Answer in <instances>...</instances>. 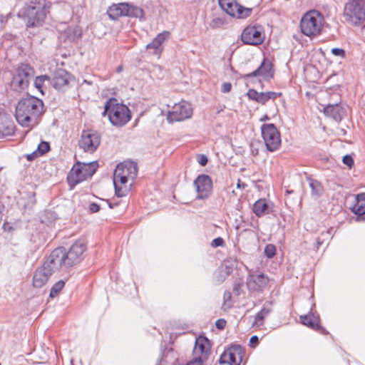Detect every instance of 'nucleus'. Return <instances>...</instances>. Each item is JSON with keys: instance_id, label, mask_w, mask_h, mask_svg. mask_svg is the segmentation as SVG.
Returning <instances> with one entry per match:
<instances>
[{"instance_id": "obj_25", "label": "nucleus", "mask_w": 365, "mask_h": 365, "mask_svg": "<svg viewBox=\"0 0 365 365\" xmlns=\"http://www.w3.org/2000/svg\"><path fill=\"white\" fill-rule=\"evenodd\" d=\"M301 323L310 329L314 330H319L322 328L320 326V318L318 314L314 313L312 311L305 315L299 317Z\"/></svg>"}, {"instance_id": "obj_41", "label": "nucleus", "mask_w": 365, "mask_h": 365, "mask_svg": "<svg viewBox=\"0 0 365 365\" xmlns=\"http://www.w3.org/2000/svg\"><path fill=\"white\" fill-rule=\"evenodd\" d=\"M259 93L255 89H250L247 93L248 98L253 101H257Z\"/></svg>"}, {"instance_id": "obj_15", "label": "nucleus", "mask_w": 365, "mask_h": 365, "mask_svg": "<svg viewBox=\"0 0 365 365\" xmlns=\"http://www.w3.org/2000/svg\"><path fill=\"white\" fill-rule=\"evenodd\" d=\"M241 39L245 44L260 45L264 40L263 29L259 26H247L242 33Z\"/></svg>"}, {"instance_id": "obj_36", "label": "nucleus", "mask_w": 365, "mask_h": 365, "mask_svg": "<svg viewBox=\"0 0 365 365\" xmlns=\"http://www.w3.org/2000/svg\"><path fill=\"white\" fill-rule=\"evenodd\" d=\"M65 282L63 280H60L57 282L56 284H54L53 286L51 287L50 292V297L52 298L55 297L63 288Z\"/></svg>"}, {"instance_id": "obj_4", "label": "nucleus", "mask_w": 365, "mask_h": 365, "mask_svg": "<svg viewBox=\"0 0 365 365\" xmlns=\"http://www.w3.org/2000/svg\"><path fill=\"white\" fill-rule=\"evenodd\" d=\"M324 19L318 11L313 9L306 12L299 23L301 32L306 36L314 38L319 36L324 26Z\"/></svg>"}, {"instance_id": "obj_54", "label": "nucleus", "mask_w": 365, "mask_h": 365, "mask_svg": "<svg viewBox=\"0 0 365 365\" xmlns=\"http://www.w3.org/2000/svg\"><path fill=\"white\" fill-rule=\"evenodd\" d=\"M327 236V240L331 237V232L329 230H327L326 232H322V236Z\"/></svg>"}, {"instance_id": "obj_50", "label": "nucleus", "mask_w": 365, "mask_h": 365, "mask_svg": "<svg viewBox=\"0 0 365 365\" xmlns=\"http://www.w3.org/2000/svg\"><path fill=\"white\" fill-rule=\"evenodd\" d=\"M198 163L202 166H205L207 163V158L204 155H200L198 159Z\"/></svg>"}, {"instance_id": "obj_58", "label": "nucleus", "mask_w": 365, "mask_h": 365, "mask_svg": "<svg viewBox=\"0 0 365 365\" xmlns=\"http://www.w3.org/2000/svg\"><path fill=\"white\" fill-rule=\"evenodd\" d=\"M155 365H161V364H160V361H158V362L155 364Z\"/></svg>"}, {"instance_id": "obj_19", "label": "nucleus", "mask_w": 365, "mask_h": 365, "mask_svg": "<svg viewBox=\"0 0 365 365\" xmlns=\"http://www.w3.org/2000/svg\"><path fill=\"white\" fill-rule=\"evenodd\" d=\"M114 173L118 175L125 176V178L130 179V185H131L137 176V165L133 162H125L120 163L116 166Z\"/></svg>"}, {"instance_id": "obj_37", "label": "nucleus", "mask_w": 365, "mask_h": 365, "mask_svg": "<svg viewBox=\"0 0 365 365\" xmlns=\"http://www.w3.org/2000/svg\"><path fill=\"white\" fill-rule=\"evenodd\" d=\"M49 148L50 145L48 143L43 141L38 145L37 150L34 152V154H38L39 155H43L49 150Z\"/></svg>"}, {"instance_id": "obj_31", "label": "nucleus", "mask_w": 365, "mask_h": 365, "mask_svg": "<svg viewBox=\"0 0 365 365\" xmlns=\"http://www.w3.org/2000/svg\"><path fill=\"white\" fill-rule=\"evenodd\" d=\"M268 210V205L265 199H259L253 205V212L258 216L264 215Z\"/></svg>"}, {"instance_id": "obj_11", "label": "nucleus", "mask_w": 365, "mask_h": 365, "mask_svg": "<svg viewBox=\"0 0 365 365\" xmlns=\"http://www.w3.org/2000/svg\"><path fill=\"white\" fill-rule=\"evenodd\" d=\"M221 9L232 17L241 19L249 17L252 11V8L245 7L236 0H218Z\"/></svg>"}, {"instance_id": "obj_26", "label": "nucleus", "mask_w": 365, "mask_h": 365, "mask_svg": "<svg viewBox=\"0 0 365 365\" xmlns=\"http://www.w3.org/2000/svg\"><path fill=\"white\" fill-rule=\"evenodd\" d=\"M86 165L81 166L80 165L73 168L68 176L69 182L75 185L83 181L87 175L86 173Z\"/></svg>"}, {"instance_id": "obj_3", "label": "nucleus", "mask_w": 365, "mask_h": 365, "mask_svg": "<svg viewBox=\"0 0 365 365\" xmlns=\"http://www.w3.org/2000/svg\"><path fill=\"white\" fill-rule=\"evenodd\" d=\"M46 15L45 0H30L19 12L27 27H38L42 25Z\"/></svg>"}, {"instance_id": "obj_34", "label": "nucleus", "mask_w": 365, "mask_h": 365, "mask_svg": "<svg viewBox=\"0 0 365 365\" xmlns=\"http://www.w3.org/2000/svg\"><path fill=\"white\" fill-rule=\"evenodd\" d=\"M50 81L51 78L48 76L41 75L36 78L34 81V86L38 90H39L43 93L42 88L43 87L44 83L46 81L50 82Z\"/></svg>"}, {"instance_id": "obj_9", "label": "nucleus", "mask_w": 365, "mask_h": 365, "mask_svg": "<svg viewBox=\"0 0 365 365\" xmlns=\"http://www.w3.org/2000/svg\"><path fill=\"white\" fill-rule=\"evenodd\" d=\"M60 267L56 264V260L51 258V255L48 257L43 264L36 269L33 277V284L35 287H42L48 281L51 274L58 270Z\"/></svg>"}, {"instance_id": "obj_52", "label": "nucleus", "mask_w": 365, "mask_h": 365, "mask_svg": "<svg viewBox=\"0 0 365 365\" xmlns=\"http://www.w3.org/2000/svg\"><path fill=\"white\" fill-rule=\"evenodd\" d=\"M324 239L321 240L320 237L317 239L316 248L318 250L319 247L324 243Z\"/></svg>"}, {"instance_id": "obj_22", "label": "nucleus", "mask_w": 365, "mask_h": 365, "mask_svg": "<svg viewBox=\"0 0 365 365\" xmlns=\"http://www.w3.org/2000/svg\"><path fill=\"white\" fill-rule=\"evenodd\" d=\"M82 35L81 29L79 26H68L59 34V39L65 43H71L78 40Z\"/></svg>"}, {"instance_id": "obj_5", "label": "nucleus", "mask_w": 365, "mask_h": 365, "mask_svg": "<svg viewBox=\"0 0 365 365\" xmlns=\"http://www.w3.org/2000/svg\"><path fill=\"white\" fill-rule=\"evenodd\" d=\"M103 115H107L110 123L116 127L125 125L131 118L130 111L126 106L117 103L112 99L106 103Z\"/></svg>"}, {"instance_id": "obj_57", "label": "nucleus", "mask_w": 365, "mask_h": 365, "mask_svg": "<svg viewBox=\"0 0 365 365\" xmlns=\"http://www.w3.org/2000/svg\"><path fill=\"white\" fill-rule=\"evenodd\" d=\"M123 70L122 66H120L117 68V72L120 73Z\"/></svg>"}, {"instance_id": "obj_60", "label": "nucleus", "mask_w": 365, "mask_h": 365, "mask_svg": "<svg viewBox=\"0 0 365 365\" xmlns=\"http://www.w3.org/2000/svg\"><path fill=\"white\" fill-rule=\"evenodd\" d=\"M109 207H110V208H112V207H113V206H112V205H111L110 203L109 204Z\"/></svg>"}, {"instance_id": "obj_2", "label": "nucleus", "mask_w": 365, "mask_h": 365, "mask_svg": "<svg viewBox=\"0 0 365 365\" xmlns=\"http://www.w3.org/2000/svg\"><path fill=\"white\" fill-rule=\"evenodd\" d=\"M86 247V240L80 238L71 245L68 252L64 247H58L53 250L51 253V258L56 260V264H58L60 268H68L83 260Z\"/></svg>"}, {"instance_id": "obj_18", "label": "nucleus", "mask_w": 365, "mask_h": 365, "mask_svg": "<svg viewBox=\"0 0 365 365\" xmlns=\"http://www.w3.org/2000/svg\"><path fill=\"white\" fill-rule=\"evenodd\" d=\"M243 351L240 345H235L225 350L220 356V364L240 365L242 360Z\"/></svg>"}, {"instance_id": "obj_14", "label": "nucleus", "mask_w": 365, "mask_h": 365, "mask_svg": "<svg viewBox=\"0 0 365 365\" xmlns=\"http://www.w3.org/2000/svg\"><path fill=\"white\" fill-rule=\"evenodd\" d=\"M100 143L101 135L97 131L93 130H83L78 142L80 148L89 153H94Z\"/></svg>"}, {"instance_id": "obj_12", "label": "nucleus", "mask_w": 365, "mask_h": 365, "mask_svg": "<svg viewBox=\"0 0 365 365\" xmlns=\"http://www.w3.org/2000/svg\"><path fill=\"white\" fill-rule=\"evenodd\" d=\"M243 266L242 262L238 261L235 257H228L225 259L217 269L216 274V280L222 283L229 276L238 274L239 269Z\"/></svg>"}, {"instance_id": "obj_13", "label": "nucleus", "mask_w": 365, "mask_h": 365, "mask_svg": "<svg viewBox=\"0 0 365 365\" xmlns=\"http://www.w3.org/2000/svg\"><path fill=\"white\" fill-rule=\"evenodd\" d=\"M192 115L191 105L185 101L175 103L171 110L168 111L167 120L169 123L182 121Z\"/></svg>"}, {"instance_id": "obj_28", "label": "nucleus", "mask_w": 365, "mask_h": 365, "mask_svg": "<svg viewBox=\"0 0 365 365\" xmlns=\"http://www.w3.org/2000/svg\"><path fill=\"white\" fill-rule=\"evenodd\" d=\"M351 211L358 216L360 220L365 215V193L358 194L355 198V203L351 207Z\"/></svg>"}, {"instance_id": "obj_16", "label": "nucleus", "mask_w": 365, "mask_h": 365, "mask_svg": "<svg viewBox=\"0 0 365 365\" xmlns=\"http://www.w3.org/2000/svg\"><path fill=\"white\" fill-rule=\"evenodd\" d=\"M197 198L203 200L209 197L212 190V181L207 175H200L194 181Z\"/></svg>"}, {"instance_id": "obj_32", "label": "nucleus", "mask_w": 365, "mask_h": 365, "mask_svg": "<svg viewBox=\"0 0 365 365\" xmlns=\"http://www.w3.org/2000/svg\"><path fill=\"white\" fill-rule=\"evenodd\" d=\"M309 185L312 190V195L314 197H320L323 193V187L322 184L312 178H308Z\"/></svg>"}, {"instance_id": "obj_38", "label": "nucleus", "mask_w": 365, "mask_h": 365, "mask_svg": "<svg viewBox=\"0 0 365 365\" xmlns=\"http://www.w3.org/2000/svg\"><path fill=\"white\" fill-rule=\"evenodd\" d=\"M264 252L268 258H272L276 254V247L272 244L267 245Z\"/></svg>"}, {"instance_id": "obj_45", "label": "nucleus", "mask_w": 365, "mask_h": 365, "mask_svg": "<svg viewBox=\"0 0 365 365\" xmlns=\"http://www.w3.org/2000/svg\"><path fill=\"white\" fill-rule=\"evenodd\" d=\"M267 101H268V98H267L266 92L265 93H263V92L259 93L257 102L262 103V104H264Z\"/></svg>"}, {"instance_id": "obj_35", "label": "nucleus", "mask_w": 365, "mask_h": 365, "mask_svg": "<svg viewBox=\"0 0 365 365\" xmlns=\"http://www.w3.org/2000/svg\"><path fill=\"white\" fill-rule=\"evenodd\" d=\"M170 37V33L168 31H164L160 34H158L153 40L158 43L161 46L167 41Z\"/></svg>"}, {"instance_id": "obj_10", "label": "nucleus", "mask_w": 365, "mask_h": 365, "mask_svg": "<svg viewBox=\"0 0 365 365\" xmlns=\"http://www.w3.org/2000/svg\"><path fill=\"white\" fill-rule=\"evenodd\" d=\"M262 136L267 150L274 152L278 150L281 145V135L277 128L273 123L262 125L261 128Z\"/></svg>"}, {"instance_id": "obj_23", "label": "nucleus", "mask_w": 365, "mask_h": 365, "mask_svg": "<svg viewBox=\"0 0 365 365\" xmlns=\"http://www.w3.org/2000/svg\"><path fill=\"white\" fill-rule=\"evenodd\" d=\"M14 133V125L9 116L0 112V137L12 135Z\"/></svg>"}, {"instance_id": "obj_1", "label": "nucleus", "mask_w": 365, "mask_h": 365, "mask_svg": "<svg viewBox=\"0 0 365 365\" xmlns=\"http://www.w3.org/2000/svg\"><path fill=\"white\" fill-rule=\"evenodd\" d=\"M43 101L36 97L21 100L16 107L15 117L23 127L30 128L37 124V118L42 113Z\"/></svg>"}, {"instance_id": "obj_44", "label": "nucleus", "mask_w": 365, "mask_h": 365, "mask_svg": "<svg viewBox=\"0 0 365 365\" xmlns=\"http://www.w3.org/2000/svg\"><path fill=\"white\" fill-rule=\"evenodd\" d=\"M343 163L349 168L354 165V160L350 155H345L342 160Z\"/></svg>"}, {"instance_id": "obj_29", "label": "nucleus", "mask_w": 365, "mask_h": 365, "mask_svg": "<svg viewBox=\"0 0 365 365\" xmlns=\"http://www.w3.org/2000/svg\"><path fill=\"white\" fill-rule=\"evenodd\" d=\"M324 113L336 121H340L344 115L343 108L338 104L328 105L324 108Z\"/></svg>"}, {"instance_id": "obj_24", "label": "nucleus", "mask_w": 365, "mask_h": 365, "mask_svg": "<svg viewBox=\"0 0 365 365\" xmlns=\"http://www.w3.org/2000/svg\"><path fill=\"white\" fill-rule=\"evenodd\" d=\"M130 180L125 176L118 175L113 173V184L115 187V195L118 197H123L128 193L129 188L127 182Z\"/></svg>"}, {"instance_id": "obj_59", "label": "nucleus", "mask_w": 365, "mask_h": 365, "mask_svg": "<svg viewBox=\"0 0 365 365\" xmlns=\"http://www.w3.org/2000/svg\"><path fill=\"white\" fill-rule=\"evenodd\" d=\"M93 173H94V170L92 173H89V175L91 176Z\"/></svg>"}, {"instance_id": "obj_48", "label": "nucleus", "mask_w": 365, "mask_h": 365, "mask_svg": "<svg viewBox=\"0 0 365 365\" xmlns=\"http://www.w3.org/2000/svg\"><path fill=\"white\" fill-rule=\"evenodd\" d=\"M215 324L217 329H222L226 325V321L225 319H220L216 322Z\"/></svg>"}, {"instance_id": "obj_30", "label": "nucleus", "mask_w": 365, "mask_h": 365, "mask_svg": "<svg viewBox=\"0 0 365 365\" xmlns=\"http://www.w3.org/2000/svg\"><path fill=\"white\" fill-rule=\"evenodd\" d=\"M271 312L272 304L269 302L264 304L262 309L256 314L253 326H262L264 324V319L270 314Z\"/></svg>"}, {"instance_id": "obj_47", "label": "nucleus", "mask_w": 365, "mask_h": 365, "mask_svg": "<svg viewBox=\"0 0 365 365\" xmlns=\"http://www.w3.org/2000/svg\"><path fill=\"white\" fill-rule=\"evenodd\" d=\"M268 101L270 99H275L281 96V93H276L272 91L266 92Z\"/></svg>"}, {"instance_id": "obj_55", "label": "nucleus", "mask_w": 365, "mask_h": 365, "mask_svg": "<svg viewBox=\"0 0 365 365\" xmlns=\"http://www.w3.org/2000/svg\"><path fill=\"white\" fill-rule=\"evenodd\" d=\"M83 83H86L88 85H91V81H88L87 80H84L83 83L81 84V86H83Z\"/></svg>"}, {"instance_id": "obj_56", "label": "nucleus", "mask_w": 365, "mask_h": 365, "mask_svg": "<svg viewBox=\"0 0 365 365\" xmlns=\"http://www.w3.org/2000/svg\"><path fill=\"white\" fill-rule=\"evenodd\" d=\"M37 154H34V153L31 155H29L27 158L28 160H31L33 158V155H36Z\"/></svg>"}, {"instance_id": "obj_53", "label": "nucleus", "mask_w": 365, "mask_h": 365, "mask_svg": "<svg viewBox=\"0 0 365 365\" xmlns=\"http://www.w3.org/2000/svg\"><path fill=\"white\" fill-rule=\"evenodd\" d=\"M237 187V188L244 189L246 187V184L241 182V180L240 179H238Z\"/></svg>"}, {"instance_id": "obj_46", "label": "nucleus", "mask_w": 365, "mask_h": 365, "mask_svg": "<svg viewBox=\"0 0 365 365\" xmlns=\"http://www.w3.org/2000/svg\"><path fill=\"white\" fill-rule=\"evenodd\" d=\"M232 89V84L229 82H225L222 85L221 91L222 93H228Z\"/></svg>"}, {"instance_id": "obj_49", "label": "nucleus", "mask_w": 365, "mask_h": 365, "mask_svg": "<svg viewBox=\"0 0 365 365\" xmlns=\"http://www.w3.org/2000/svg\"><path fill=\"white\" fill-rule=\"evenodd\" d=\"M89 210L91 212H97L100 210V206L93 202L89 205Z\"/></svg>"}, {"instance_id": "obj_17", "label": "nucleus", "mask_w": 365, "mask_h": 365, "mask_svg": "<svg viewBox=\"0 0 365 365\" xmlns=\"http://www.w3.org/2000/svg\"><path fill=\"white\" fill-rule=\"evenodd\" d=\"M268 277L262 272H250L247 277V287L251 292H262L268 284Z\"/></svg>"}, {"instance_id": "obj_42", "label": "nucleus", "mask_w": 365, "mask_h": 365, "mask_svg": "<svg viewBox=\"0 0 365 365\" xmlns=\"http://www.w3.org/2000/svg\"><path fill=\"white\" fill-rule=\"evenodd\" d=\"M225 244L224 240L219 237L215 239H214L211 242V246L212 247H222Z\"/></svg>"}, {"instance_id": "obj_20", "label": "nucleus", "mask_w": 365, "mask_h": 365, "mask_svg": "<svg viewBox=\"0 0 365 365\" xmlns=\"http://www.w3.org/2000/svg\"><path fill=\"white\" fill-rule=\"evenodd\" d=\"M70 80L69 73L63 69H58L56 71L54 76L51 79L50 83L57 90H62L68 86Z\"/></svg>"}, {"instance_id": "obj_43", "label": "nucleus", "mask_w": 365, "mask_h": 365, "mask_svg": "<svg viewBox=\"0 0 365 365\" xmlns=\"http://www.w3.org/2000/svg\"><path fill=\"white\" fill-rule=\"evenodd\" d=\"M203 360L200 356H195L187 365H202Z\"/></svg>"}, {"instance_id": "obj_8", "label": "nucleus", "mask_w": 365, "mask_h": 365, "mask_svg": "<svg viewBox=\"0 0 365 365\" xmlns=\"http://www.w3.org/2000/svg\"><path fill=\"white\" fill-rule=\"evenodd\" d=\"M34 74V70L29 64H20L12 78L11 88L16 92H22L28 88L29 79Z\"/></svg>"}, {"instance_id": "obj_40", "label": "nucleus", "mask_w": 365, "mask_h": 365, "mask_svg": "<svg viewBox=\"0 0 365 365\" xmlns=\"http://www.w3.org/2000/svg\"><path fill=\"white\" fill-rule=\"evenodd\" d=\"M331 53L335 56H339L341 58H345L346 53L345 51L340 48H334L331 49Z\"/></svg>"}, {"instance_id": "obj_27", "label": "nucleus", "mask_w": 365, "mask_h": 365, "mask_svg": "<svg viewBox=\"0 0 365 365\" xmlns=\"http://www.w3.org/2000/svg\"><path fill=\"white\" fill-rule=\"evenodd\" d=\"M262 77L264 80H267L272 77V71L270 63H264L262 62L257 69L245 75V78Z\"/></svg>"}, {"instance_id": "obj_33", "label": "nucleus", "mask_w": 365, "mask_h": 365, "mask_svg": "<svg viewBox=\"0 0 365 365\" xmlns=\"http://www.w3.org/2000/svg\"><path fill=\"white\" fill-rule=\"evenodd\" d=\"M146 48L151 50V53L155 56L158 58H160L161 53L163 51V46L158 44L154 40L147 44Z\"/></svg>"}, {"instance_id": "obj_51", "label": "nucleus", "mask_w": 365, "mask_h": 365, "mask_svg": "<svg viewBox=\"0 0 365 365\" xmlns=\"http://www.w3.org/2000/svg\"><path fill=\"white\" fill-rule=\"evenodd\" d=\"M259 339L257 336H252L250 338V343L251 346H255V345L258 343Z\"/></svg>"}, {"instance_id": "obj_7", "label": "nucleus", "mask_w": 365, "mask_h": 365, "mask_svg": "<svg viewBox=\"0 0 365 365\" xmlns=\"http://www.w3.org/2000/svg\"><path fill=\"white\" fill-rule=\"evenodd\" d=\"M107 14L113 20H116L121 16L144 19V11L141 8L128 3L113 4L109 6Z\"/></svg>"}, {"instance_id": "obj_21", "label": "nucleus", "mask_w": 365, "mask_h": 365, "mask_svg": "<svg viewBox=\"0 0 365 365\" xmlns=\"http://www.w3.org/2000/svg\"><path fill=\"white\" fill-rule=\"evenodd\" d=\"M210 348V341L206 337L200 336L195 340L193 350L194 355L195 356H200L202 359H205Z\"/></svg>"}, {"instance_id": "obj_6", "label": "nucleus", "mask_w": 365, "mask_h": 365, "mask_svg": "<svg viewBox=\"0 0 365 365\" xmlns=\"http://www.w3.org/2000/svg\"><path fill=\"white\" fill-rule=\"evenodd\" d=\"M343 16L351 26L363 24L365 22V0H349L344 6Z\"/></svg>"}, {"instance_id": "obj_39", "label": "nucleus", "mask_w": 365, "mask_h": 365, "mask_svg": "<svg viewBox=\"0 0 365 365\" xmlns=\"http://www.w3.org/2000/svg\"><path fill=\"white\" fill-rule=\"evenodd\" d=\"M231 299H232L231 292L229 291L225 292L224 295H223V299H224L223 306L225 307L226 308H230L231 307V303H230Z\"/></svg>"}]
</instances>
